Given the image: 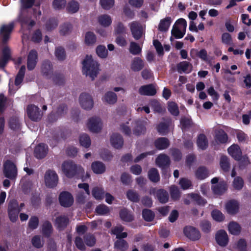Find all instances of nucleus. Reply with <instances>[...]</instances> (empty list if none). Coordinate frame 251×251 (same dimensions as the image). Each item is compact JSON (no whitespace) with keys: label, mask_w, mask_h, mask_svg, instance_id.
<instances>
[{"label":"nucleus","mask_w":251,"mask_h":251,"mask_svg":"<svg viewBox=\"0 0 251 251\" xmlns=\"http://www.w3.org/2000/svg\"><path fill=\"white\" fill-rule=\"evenodd\" d=\"M83 73L93 80L99 73V64L91 55H87L83 62Z\"/></svg>","instance_id":"1"},{"label":"nucleus","mask_w":251,"mask_h":251,"mask_svg":"<svg viewBox=\"0 0 251 251\" xmlns=\"http://www.w3.org/2000/svg\"><path fill=\"white\" fill-rule=\"evenodd\" d=\"M62 170L68 177H72L76 174L80 175L84 173V169L81 166H77L74 162L70 161L63 162Z\"/></svg>","instance_id":"2"},{"label":"nucleus","mask_w":251,"mask_h":251,"mask_svg":"<svg viewBox=\"0 0 251 251\" xmlns=\"http://www.w3.org/2000/svg\"><path fill=\"white\" fill-rule=\"evenodd\" d=\"M186 27V21L183 19H179L173 27L172 35L177 39L182 38L185 33Z\"/></svg>","instance_id":"3"},{"label":"nucleus","mask_w":251,"mask_h":251,"mask_svg":"<svg viewBox=\"0 0 251 251\" xmlns=\"http://www.w3.org/2000/svg\"><path fill=\"white\" fill-rule=\"evenodd\" d=\"M3 174L6 177L10 179H15L17 175V170L14 163L6 160L3 164Z\"/></svg>","instance_id":"4"},{"label":"nucleus","mask_w":251,"mask_h":251,"mask_svg":"<svg viewBox=\"0 0 251 251\" xmlns=\"http://www.w3.org/2000/svg\"><path fill=\"white\" fill-rule=\"evenodd\" d=\"M45 183L49 188H53L56 186L58 181V176L54 171L47 170L44 176Z\"/></svg>","instance_id":"5"},{"label":"nucleus","mask_w":251,"mask_h":251,"mask_svg":"<svg viewBox=\"0 0 251 251\" xmlns=\"http://www.w3.org/2000/svg\"><path fill=\"white\" fill-rule=\"evenodd\" d=\"M86 126L91 132L97 133L101 130L102 123L99 117H92L88 119Z\"/></svg>","instance_id":"6"},{"label":"nucleus","mask_w":251,"mask_h":251,"mask_svg":"<svg viewBox=\"0 0 251 251\" xmlns=\"http://www.w3.org/2000/svg\"><path fill=\"white\" fill-rule=\"evenodd\" d=\"M79 101L80 106L84 109L90 110L94 106V100L92 96L86 93L80 94L79 97Z\"/></svg>","instance_id":"7"},{"label":"nucleus","mask_w":251,"mask_h":251,"mask_svg":"<svg viewBox=\"0 0 251 251\" xmlns=\"http://www.w3.org/2000/svg\"><path fill=\"white\" fill-rule=\"evenodd\" d=\"M133 37L135 39H140L143 33L144 27L139 23L134 21L128 25Z\"/></svg>","instance_id":"8"},{"label":"nucleus","mask_w":251,"mask_h":251,"mask_svg":"<svg viewBox=\"0 0 251 251\" xmlns=\"http://www.w3.org/2000/svg\"><path fill=\"white\" fill-rule=\"evenodd\" d=\"M26 112L28 117L33 121L40 120L42 116L38 107L34 105H29L27 107Z\"/></svg>","instance_id":"9"},{"label":"nucleus","mask_w":251,"mask_h":251,"mask_svg":"<svg viewBox=\"0 0 251 251\" xmlns=\"http://www.w3.org/2000/svg\"><path fill=\"white\" fill-rule=\"evenodd\" d=\"M8 215L10 220L12 222H15L18 219V214L20 211L18 204L16 201H12L8 206Z\"/></svg>","instance_id":"10"},{"label":"nucleus","mask_w":251,"mask_h":251,"mask_svg":"<svg viewBox=\"0 0 251 251\" xmlns=\"http://www.w3.org/2000/svg\"><path fill=\"white\" fill-rule=\"evenodd\" d=\"M133 133L136 135H140L146 132L147 122L141 120H136L132 122Z\"/></svg>","instance_id":"11"},{"label":"nucleus","mask_w":251,"mask_h":251,"mask_svg":"<svg viewBox=\"0 0 251 251\" xmlns=\"http://www.w3.org/2000/svg\"><path fill=\"white\" fill-rule=\"evenodd\" d=\"M14 26V23H11L8 25H3L0 28V36L2 38L3 43H6L9 40Z\"/></svg>","instance_id":"12"},{"label":"nucleus","mask_w":251,"mask_h":251,"mask_svg":"<svg viewBox=\"0 0 251 251\" xmlns=\"http://www.w3.org/2000/svg\"><path fill=\"white\" fill-rule=\"evenodd\" d=\"M150 194L155 195L158 201L162 203H164L168 201L169 195L168 193L162 189L156 190L155 188H151L150 190Z\"/></svg>","instance_id":"13"},{"label":"nucleus","mask_w":251,"mask_h":251,"mask_svg":"<svg viewBox=\"0 0 251 251\" xmlns=\"http://www.w3.org/2000/svg\"><path fill=\"white\" fill-rule=\"evenodd\" d=\"M60 204L64 207H69L72 205L74 199L70 193L67 192L61 193L59 196Z\"/></svg>","instance_id":"14"},{"label":"nucleus","mask_w":251,"mask_h":251,"mask_svg":"<svg viewBox=\"0 0 251 251\" xmlns=\"http://www.w3.org/2000/svg\"><path fill=\"white\" fill-rule=\"evenodd\" d=\"M185 235L192 240H198L200 237L199 231L192 226H186L184 229Z\"/></svg>","instance_id":"15"},{"label":"nucleus","mask_w":251,"mask_h":251,"mask_svg":"<svg viewBox=\"0 0 251 251\" xmlns=\"http://www.w3.org/2000/svg\"><path fill=\"white\" fill-rule=\"evenodd\" d=\"M37 62V52L34 50H32L29 53L27 57V66L29 70H33Z\"/></svg>","instance_id":"16"},{"label":"nucleus","mask_w":251,"mask_h":251,"mask_svg":"<svg viewBox=\"0 0 251 251\" xmlns=\"http://www.w3.org/2000/svg\"><path fill=\"white\" fill-rule=\"evenodd\" d=\"M216 240L220 246H226L228 241L226 232L223 230L219 231L216 235Z\"/></svg>","instance_id":"17"},{"label":"nucleus","mask_w":251,"mask_h":251,"mask_svg":"<svg viewBox=\"0 0 251 251\" xmlns=\"http://www.w3.org/2000/svg\"><path fill=\"white\" fill-rule=\"evenodd\" d=\"M139 93L142 95L153 96L156 91L152 84H148L141 86L139 89Z\"/></svg>","instance_id":"18"},{"label":"nucleus","mask_w":251,"mask_h":251,"mask_svg":"<svg viewBox=\"0 0 251 251\" xmlns=\"http://www.w3.org/2000/svg\"><path fill=\"white\" fill-rule=\"evenodd\" d=\"M144 67V62L139 57H134L131 61L130 69L134 72H139Z\"/></svg>","instance_id":"19"},{"label":"nucleus","mask_w":251,"mask_h":251,"mask_svg":"<svg viewBox=\"0 0 251 251\" xmlns=\"http://www.w3.org/2000/svg\"><path fill=\"white\" fill-rule=\"evenodd\" d=\"M228 153L235 159L240 160L242 156V151L239 146L233 144L228 148Z\"/></svg>","instance_id":"20"},{"label":"nucleus","mask_w":251,"mask_h":251,"mask_svg":"<svg viewBox=\"0 0 251 251\" xmlns=\"http://www.w3.org/2000/svg\"><path fill=\"white\" fill-rule=\"evenodd\" d=\"M192 65L187 61H182L177 65V70L180 74H189L192 71Z\"/></svg>","instance_id":"21"},{"label":"nucleus","mask_w":251,"mask_h":251,"mask_svg":"<svg viewBox=\"0 0 251 251\" xmlns=\"http://www.w3.org/2000/svg\"><path fill=\"white\" fill-rule=\"evenodd\" d=\"M48 152V146L44 144H39L35 149L34 154L38 158H44Z\"/></svg>","instance_id":"22"},{"label":"nucleus","mask_w":251,"mask_h":251,"mask_svg":"<svg viewBox=\"0 0 251 251\" xmlns=\"http://www.w3.org/2000/svg\"><path fill=\"white\" fill-rule=\"evenodd\" d=\"M110 143L114 148L119 149L123 146L124 140L121 135L114 133L111 137Z\"/></svg>","instance_id":"23"},{"label":"nucleus","mask_w":251,"mask_h":251,"mask_svg":"<svg viewBox=\"0 0 251 251\" xmlns=\"http://www.w3.org/2000/svg\"><path fill=\"white\" fill-rule=\"evenodd\" d=\"M226 209L228 213L234 214L239 210V203L235 200H231L226 203Z\"/></svg>","instance_id":"24"},{"label":"nucleus","mask_w":251,"mask_h":251,"mask_svg":"<svg viewBox=\"0 0 251 251\" xmlns=\"http://www.w3.org/2000/svg\"><path fill=\"white\" fill-rule=\"evenodd\" d=\"M11 52L8 47L5 46L2 50V55L0 59V67H3L6 65L7 62L10 59Z\"/></svg>","instance_id":"25"},{"label":"nucleus","mask_w":251,"mask_h":251,"mask_svg":"<svg viewBox=\"0 0 251 251\" xmlns=\"http://www.w3.org/2000/svg\"><path fill=\"white\" fill-rule=\"evenodd\" d=\"M67 107L65 105L60 106L57 110L56 114H51L49 116V120L50 122H53L58 118L64 116L66 113Z\"/></svg>","instance_id":"26"},{"label":"nucleus","mask_w":251,"mask_h":251,"mask_svg":"<svg viewBox=\"0 0 251 251\" xmlns=\"http://www.w3.org/2000/svg\"><path fill=\"white\" fill-rule=\"evenodd\" d=\"M102 100L104 102L109 104H113L117 100V97L116 94L111 91L106 92L102 98Z\"/></svg>","instance_id":"27"},{"label":"nucleus","mask_w":251,"mask_h":251,"mask_svg":"<svg viewBox=\"0 0 251 251\" xmlns=\"http://www.w3.org/2000/svg\"><path fill=\"white\" fill-rule=\"evenodd\" d=\"M42 72L44 75L47 77H50L52 75V66L49 61H45L42 66Z\"/></svg>","instance_id":"28"},{"label":"nucleus","mask_w":251,"mask_h":251,"mask_svg":"<svg viewBox=\"0 0 251 251\" xmlns=\"http://www.w3.org/2000/svg\"><path fill=\"white\" fill-rule=\"evenodd\" d=\"M98 21L99 24L104 27L110 26L112 22L111 17L107 14H102L99 16L98 18Z\"/></svg>","instance_id":"29"},{"label":"nucleus","mask_w":251,"mask_h":251,"mask_svg":"<svg viewBox=\"0 0 251 251\" xmlns=\"http://www.w3.org/2000/svg\"><path fill=\"white\" fill-rule=\"evenodd\" d=\"M227 135L222 129H219L215 131V139L217 142L225 143L227 141Z\"/></svg>","instance_id":"30"},{"label":"nucleus","mask_w":251,"mask_h":251,"mask_svg":"<svg viewBox=\"0 0 251 251\" xmlns=\"http://www.w3.org/2000/svg\"><path fill=\"white\" fill-rule=\"evenodd\" d=\"M91 168L94 173L100 174L103 173L105 171L104 165L101 162L96 161L92 164Z\"/></svg>","instance_id":"31"},{"label":"nucleus","mask_w":251,"mask_h":251,"mask_svg":"<svg viewBox=\"0 0 251 251\" xmlns=\"http://www.w3.org/2000/svg\"><path fill=\"white\" fill-rule=\"evenodd\" d=\"M124 227L121 225H118L112 229V233L116 236L118 239H123L127 237V234L126 232H123Z\"/></svg>","instance_id":"32"},{"label":"nucleus","mask_w":251,"mask_h":251,"mask_svg":"<svg viewBox=\"0 0 251 251\" xmlns=\"http://www.w3.org/2000/svg\"><path fill=\"white\" fill-rule=\"evenodd\" d=\"M156 164L160 167H163L168 165L170 163L169 157L164 154H160L156 159Z\"/></svg>","instance_id":"33"},{"label":"nucleus","mask_w":251,"mask_h":251,"mask_svg":"<svg viewBox=\"0 0 251 251\" xmlns=\"http://www.w3.org/2000/svg\"><path fill=\"white\" fill-rule=\"evenodd\" d=\"M155 146L158 150H164L168 147L169 142L166 138H159L155 141Z\"/></svg>","instance_id":"34"},{"label":"nucleus","mask_w":251,"mask_h":251,"mask_svg":"<svg viewBox=\"0 0 251 251\" xmlns=\"http://www.w3.org/2000/svg\"><path fill=\"white\" fill-rule=\"evenodd\" d=\"M171 23V18L169 17L161 20L158 25V29L161 31H167Z\"/></svg>","instance_id":"35"},{"label":"nucleus","mask_w":251,"mask_h":251,"mask_svg":"<svg viewBox=\"0 0 251 251\" xmlns=\"http://www.w3.org/2000/svg\"><path fill=\"white\" fill-rule=\"evenodd\" d=\"M209 173L204 167H199L195 173L196 177L199 179H203L208 176Z\"/></svg>","instance_id":"36"},{"label":"nucleus","mask_w":251,"mask_h":251,"mask_svg":"<svg viewBox=\"0 0 251 251\" xmlns=\"http://www.w3.org/2000/svg\"><path fill=\"white\" fill-rule=\"evenodd\" d=\"M212 189L214 194L221 195L226 191V183L224 182H220L219 184L213 186Z\"/></svg>","instance_id":"37"},{"label":"nucleus","mask_w":251,"mask_h":251,"mask_svg":"<svg viewBox=\"0 0 251 251\" xmlns=\"http://www.w3.org/2000/svg\"><path fill=\"white\" fill-rule=\"evenodd\" d=\"M172 123L170 119L167 120L165 123H161L157 127L158 131L162 135L165 134L168 132V128L171 125Z\"/></svg>","instance_id":"38"},{"label":"nucleus","mask_w":251,"mask_h":251,"mask_svg":"<svg viewBox=\"0 0 251 251\" xmlns=\"http://www.w3.org/2000/svg\"><path fill=\"white\" fill-rule=\"evenodd\" d=\"M68 219L65 216L58 217L55 221V225L59 230L64 229L68 223Z\"/></svg>","instance_id":"39"},{"label":"nucleus","mask_w":251,"mask_h":251,"mask_svg":"<svg viewBox=\"0 0 251 251\" xmlns=\"http://www.w3.org/2000/svg\"><path fill=\"white\" fill-rule=\"evenodd\" d=\"M197 145L199 149L205 150L208 146V142L206 136L204 134H200L197 139Z\"/></svg>","instance_id":"40"},{"label":"nucleus","mask_w":251,"mask_h":251,"mask_svg":"<svg viewBox=\"0 0 251 251\" xmlns=\"http://www.w3.org/2000/svg\"><path fill=\"white\" fill-rule=\"evenodd\" d=\"M79 9V4L78 2L72 0L68 2L67 6V11L70 13H75L77 12Z\"/></svg>","instance_id":"41"},{"label":"nucleus","mask_w":251,"mask_h":251,"mask_svg":"<svg viewBox=\"0 0 251 251\" xmlns=\"http://www.w3.org/2000/svg\"><path fill=\"white\" fill-rule=\"evenodd\" d=\"M220 165L221 168L225 172H227L230 168V163L228 157L225 155H222L220 159Z\"/></svg>","instance_id":"42"},{"label":"nucleus","mask_w":251,"mask_h":251,"mask_svg":"<svg viewBox=\"0 0 251 251\" xmlns=\"http://www.w3.org/2000/svg\"><path fill=\"white\" fill-rule=\"evenodd\" d=\"M148 177L150 180L153 182H157L160 179L158 171L155 168H151L149 171Z\"/></svg>","instance_id":"43"},{"label":"nucleus","mask_w":251,"mask_h":251,"mask_svg":"<svg viewBox=\"0 0 251 251\" xmlns=\"http://www.w3.org/2000/svg\"><path fill=\"white\" fill-rule=\"evenodd\" d=\"M228 230L232 234L238 235L240 232L241 227L238 223L231 222L229 224Z\"/></svg>","instance_id":"44"},{"label":"nucleus","mask_w":251,"mask_h":251,"mask_svg":"<svg viewBox=\"0 0 251 251\" xmlns=\"http://www.w3.org/2000/svg\"><path fill=\"white\" fill-rule=\"evenodd\" d=\"M79 143L81 146L85 148H88L91 145V140L89 136L85 133L79 136Z\"/></svg>","instance_id":"45"},{"label":"nucleus","mask_w":251,"mask_h":251,"mask_svg":"<svg viewBox=\"0 0 251 251\" xmlns=\"http://www.w3.org/2000/svg\"><path fill=\"white\" fill-rule=\"evenodd\" d=\"M168 110L174 116H176L179 114V109L177 104L174 101L168 102Z\"/></svg>","instance_id":"46"},{"label":"nucleus","mask_w":251,"mask_h":251,"mask_svg":"<svg viewBox=\"0 0 251 251\" xmlns=\"http://www.w3.org/2000/svg\"><path fill=\"white\" fill-rule=\"evenodd\" d=\"M25 66H22L21 67L15 78V85L16 86H18L23 81L25 75Z\"/></svg>","instance_id":"47"},{"label":"nucleus","mask_w":251,"mask_h":251,"mask_svg":"<svg viewBox=\"0 0 251 251\" xmlns=\"http://www.w3.org/2000/svg\"><path fill=\"white\" fill-rule=\"evenodd\" d=\"M83 239L86 245L89 247L94 246L96 242L95 236L90 233L86 234L83 236Z\"/></svg>","instance_id":"48"},{"label":"nucleus","mask_w":251,"mask_h":251,"mask_svg":"<svg viewBox=\"0 0 251 251\" xmlns=\"http://www.w3.org/2000/svg\"><path fill=\"white\" fill-rule=\"evenodd\" d=\"M92 194L96 200H100L103 198L104 192L103 189L96 187L92 190Z\"/></svg>","instance_id":"49"},{"label":"nucleus","mask_w":251,"mask_h":251,"mask_svg":"<svg viewBox=\"0 0 251 251\" xmlns=\"http://www.w3.org/2000/svg\"><path fill=\"white\" fill-rule=\"evenodd\" d=\"M52 231V226L50 223L45 222L42 226V232L44 235L49 237Z\"/></svg>","instance_id":"50"},{"label":"nucleus","mask_w":251,"mask_h":251,"mask_svg":"<svg viewBox=\"0 0 251 251\" xmlns=\"http://www.w3.org/2000/svg\"><path fill=\"white\" fill-rule=\"evenodd\" d=\"M31 243L33 247L39 249L42 248L44 245V241L39 235L33 236L31 239Z\"/></svg>","instance_id":"51"},{"label":"nucleus","mask_w":251,"mask_h":251,"mask_svg":"<svg viewBox=\"0 0 251 251\" xmlns=\"http://www.w3.org/2000/svg\"><path fill=\"white\" fill-rule=\"evenodd\" d=\"M129 51L133 55L139 54L142 50L141 48L135 42H131L129 46Z\"/></svg>","instance_id":"52"},{"label":"nucleus","mask_w":251,"mask_h":251,"mask_svg":"<svg viewBox=\"0 0 251 251\" xmlns=\"http://www.w3.org/2000/svg\"><path fill=\"white\" fill-rule=\"evenodd\" d=\"M95 211L100 215H105L109 213L110 210L108 206L104 204H100L97 206Z\"/></svg>","instance_id":"53"},{"label":"nucleus","mask_w":251,"mask_h":251,"mask_svg":"<svg viewBox=\"0 0 251 251\" xmlns=\"http://www.w3.org/2000/svg\"><path fill=\"white\" fill-rule=\"evenodd\" d=\"M170 194L172 199L174 200H177L180 197V192L179 189L176 186L173 185L171 186Z\"/></svg>","instance_id":"54"},{"label":"nucleus","mask_w":251,"mask_h":251,"mask_svg":"<svg viewBox=\"0 0 251 251\" xmlns=\"http://www.w3.org/2000/svg\"><path fill=\"white\" fill-rule=\"evenodd\" d=\"M96 41V37L94 33L88 32L86 33L85 42L87 45H90L94 44Z\"/></svg>","instance_id":"55"},{"label":"nucleus","mask_w":251,"mask_h":251,"mask_svg":"<svg viewBox=\"0 0 251 251\" xmlns=\"http://www.w3.org/2000/svg\"><path fill=\"white\" fill-rule=\"evenodd\" d=\"M115 34H120L126 33V28L121 22L117 23L114 26Z\"/></svg>","instance_id":"56"},{"label":"nucleus","mask_w":251,"mask_h":251,"mask_svg":"<svg viewBox=\"0 0 251 251\" xmlns=\"http://www.w3.org/2000/svg\"><path fill=\"white\" fill-rule=\"evenodd\" d=\"M142 216L145 221L151 222L154 219V214L151 210L145 209L143 210Z\"/></svg>","instance_id":"57"},{"label":"nucleus","mask_w":251,"mask_h":251,"mask_svg":"<svg viewBox=\"0 0 251 251\" xmlns=\"http://www.w3.org/2000/svg\"><path fill=\"white\" fill-rule=\"evenodd\" d=\"M121 218L126 222H130L133 220V217L132 214L128 212L126 209H123L120 211Z\"/></svg>","instance_id":"58"},{"label":"nucleus","mask_w":251,"mask_h":251,"mask_svg":"<svg viewBox=\"0 0 251 251\" xmlns=\"http://www.w3.org/2000/svg\"><path fill=\"white\" fill-rule=\"evenodd\" d=\"M151 105L154 112L161 113L165 111V108L161 106V104L157 100H152L151 102Z\"/></svg>","instance_id":"59"},{"label":"nucleus","mask_w":251,"mask_h":251,"mask_svg":"<svg viewBox=\"0 0 251 251\" xmlns=\"http://www.w3.org/2000/svg\"><path fill=\"white\" fill-rule=\"evenodd\" d=\"M188 197L197 202L199 205H204L206 203V201L198 194H190L188 195Z\"/></svg>","instance_id":"60"},{"label":"nucleus","mask_w":251,"mask_h":251,"mask_svg":"<svg viewBox=\"0 0 251 251\" xmlns=\"http://www.w3.org/2000/svg\"><path fill=\"white\" fill-rule=\"evenodd\" d=\"M96 52L100 58H105L108 54V51L105 46L100 45L96 49Z\"/></svg>","instance_id":"61"},{"label":"nucleus","mask_w":251,"mask_h":251,"mask_svg":"<svg viewBox=\"0 0 251 251\" xmlns=\"http://www.w3.org/2000/svg\"><path fill=\"white\" fill-rule=\"evenodd\" d=\"M66 4L65 0H53L52 7L55 10H60L64 8Z\"/></svg>","instance_id":"62"},{"label":"nucleus","mask_w":251,"mask_h":251,"mask_svg":"<svg viewBox=\"0 0 251 251\" xmlns=\"http://www.w3.org/2000/svg\"><path fill=\"white\" fill-rule=\"evenodd\" d=\"M126 196L128 200L133 202H138L139 201L138 194L133 190H129L126 193Z\"/></svg>","instance_id":"63"},{"label":"nucleus","mask_w":251,"mask_h":251,"mask_svg":"<svg viewBox=\"0 0 251 251\" xmlns=\"http://www.w3.org/2000/svg\"><path fill=\"white\" fill-rule=\"evenodd\" d=\"M57 25L58 22L56 19H50L46 24V29L48 31H50L55 28Z\"/></svg>","instance_id":"64"}]
</instances>
